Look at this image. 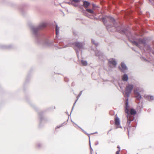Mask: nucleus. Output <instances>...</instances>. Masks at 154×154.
<instances>
[{
    "label": "nucleus",
    "mask_w": 154,
    "mask_h": 154,
    "mask_svg": "<svg viewBox=\"0 0 154 154\" xmlns=\"http://www.w3.org/2000/svg\"><path fill=\"white\" fill-rule=\"evenodd\" d=\"M74 6H76V5H73Z\"/></svg>",
    "instance_id": "40"
},
{
    "label": "nucleus",
    "mask_w": 154,
    "mask_h": 154,
    "mask_svg": "<svg viewBox=\"0 0 154 154\" xmlns=\"http://www.w3.org/2000/svg\"><path fill=\"white\" fill-rule=\"evenodd\" d=\"M92 5L93 7L92 9L94 10L96 9L97 8H98V6L96 5L95 4L92 3Z\"/></svg>",
    "instance_id": "22"
},
{
    "label": "nucleus",
    "mask_w": 154,
    "mask_h": 154,
    "mask_svg": "<svg viewBox=\"0 0 154 154\" xmlns=\"http://www.w3.org/2000/svg\"><path fill=\"white\" fill-rule=\"evenodd\" d=\"M132 43L133 45H136L138 47V46H139L138 44L136 41H132Z\"/></svg>",
    "instance_id": "24"
},
{
    "label": "nucleus",
    "mask_w": 154,
    "mask_h": 154,
    "mask_svg": "<svg viewBox=\"0 0 154 154\" xmlns=\"http://www.w3.org/2000/svg\"><path fill=\"white\" fill-rule=\"evenodd\" d=\"M98 143H99V142H98V141H97L96 142V143H95V145H97L98 144Z\"/></svg>",
    "instance_id": "35"
},
{
    "label": "nucleus",
    "mask_w": 154,
    "mask_h": 154,
    "mask_svg": "<svg viewBox=\"0 0 154 154\" xmlns=\"http://www.w3.org/2000/svg\"><path fill=\"white\" fill-rule=\"evenodd\" d=\"M72 110H73V109H72V111H72ZM71 112H70V113H71Z\"/></svg>",
    "instance_id": "43"
},
{
    "label": "nucleus",
    "mask_w": 154,
    "mask_h": 154,
    "mask_svg": "<svg viewBox=\"0 0 154 154\" xmlns=\"http://www.w3.org/2000/svg\"><path fill=\"white\" fill-rule=\"evenodd\" d=\"M82 91H81L79 93V94H78V95L77 96V99L75 100V102L74 103V104H73V106H72V109H73V108H74V106H75V104L76 103V102L77 101V100L79 99V98L80 97V96L82 95Z\"/></svg>",
    "instance_id": "18"
},
{
    "label": "nucleus",
    "mask_w": 154,
    "mask_h": 154,
    "mask_svg": "<svg viewBox=\"0 0 154 154\" xmlns=\"http://www.w3.org/2000/svg\"><path fill=\"white\" fill-rule=\"evenodd\" d=\"M107 18L109 19V22L113 24L112 25H111L112 26L111 27L113 26L116 28H117L116 30L119 32L123 34H125V30L122 29L121 27L120 28V27H121L120 24L116 22L115 20L113 17H111L108 16L107 17Z\"/></svg>",
    "instance_id": "4"
},
{
    "label": "nucleus",
    "mask_w": 154,
    "mask_h": 154,
    "mask_svg": "<svg viewBox=\"0 0 154 154\" xmlns=\"http://www.w3.org/2000/svg\"><path fill=\"white\" fill-rule=\"evenodd\" d=\"M134 86L131 84H129L127 85L125 88V94L128 97L133 90Z\"/></svg>",
    "instance_id": "5"
},
{
    "label": "nucleus",
    "mask_w": 154,
    "mask_h": 154,
    "mask_svg": "<svg viewBox=\"0 0 154 154\" xmlns=\"http://www.w3.org/2000/svg\"><path fill=\"white\" fill-rule=\"evenodd\" d=\"M41 146V144H38V147H40V146Z\"/></svg>",
    "instance_id": "36"
},
{
    "label": "nucleus",
    "mask_w": 154,
    "mask_h": 154,
    "mask_svg": "<svg viewBox=\"0 0 154 154\" xmlns=\"http://www.w3.org/2000/svg\"><path fill=\"white\" fill-rule=\"evenodd\" d=\"M75 52H76L77 56H78L79 51L77 50H76V49H75Z\"/></svg>",
    "instance_id": "30"
},
{
    "label": "nucleus",
    "mask_w": 154,
    "mask_h": 154,
    "mask_svg": "<svg viewBox=\"0 0 154 154\" xmlns=\"http://www.w3.org/2000/svg\"><path fill=\"white\" fill-rule=\"evenodd\" d=\"M143 58L146 61L149 62V61L146 60L145 57H143Z\"/></svg>",
    "instance_id": "33"
},
{
    "label": "nucleus",
    "mask_w": 154,
    "mask_h": 154,
    "mask_svg": "<svg viewBox=\"0 0 154 154\" xmlns=\"http://www.w3.org/2000/svg\"><path fill=\"white\" fill-rule=\"evenodd\" d=\"M64 124V123H63L62 124L60 125L57 126V128H60L61 127L63 126Z\"/></svg>",
    "instance_id": "27"
},
{
    "label": "nucleus",
    "mask_w": 154,
    "mask_h": 154,
    "mask_svg": "<svg viewBox=\"0 0 154 154\" xmlns=\"http://www.w3.org/2000/svg\"><path fill=\"white\" fill-rule=\"evenodd\" d=\"M120 151H117L116 153V154H120L119 152Z\"/></svg>",
    "instance_id": "34"
},
{
    "label": "nucleus",
    "mask_w": 154,
    "mask_h": 154,
    "mask_svg": "<svg viewBox=\"0 0 154 154\" xmlns=\"http://www.w3.org/2000/svg\"><path fill=\"white\" fill-rule=\"evenodd\" d=\"M150 2H151V1H152L153 0H149Z\"/></svg>",
    "instance_id": "39"
},
{
    "label": "nucleus",
    "mask_w": 154,
    "mask_h": 154,
    "mask_svg": "<svg viewBox=\"0 0 154 154\" xmlns=\"http://www.w3.org/2000/svg\"><path fill=\"white\" fill-rule=\"evenodd\" d=\"M68 79L67 78H64V81L67 82L68 81Z\"/></svg>",
    "instance_id": "31"
},
{
    "label": "nucleus",
    "mask_w": 154,
    "mask_h": 154,
    "mask_svg": "<svg viewBox=\"0 0 154 154\" xmlns=\"http://www.w3.org/2000/svg\"><path fill=\"white\" fill-rule=\"evenodd\" d=\"M45 26L46 24L42 23L37 26L31 27V32L35 42L45 47L49 46L53 43V42H50L45 38L41 33V30Z\"/></svg>",
    "instance_id": "1"
},
{
    "label": "nucleus",
    "mask_w": 154,
    "mask_h": 154,
    "mask_svg": "<svg viewBox=\"0 0 154 154\" xmlns=\"http://www.w3.org/2000/svg\"><path fill=\"white\" fill-rule=\"evenodd\" d=\"M117 148L118 149V151H120V147L118 145L117 146Z\"/></svg>",
    "instance_id": "32"
},
{
    "label": "nucleus",
    "mask_w": 154,
    "mask_h": 154,
    "mask_svg": "<svg viewBox=\"0 0 154 154\" xmlns=\"http://www.w3.org/2000/svg\"><path fill=\"white\" fill-rule=\"evenodd\" d=\"M139 42L143 45L146 44V41L144 39H140L139 40Z\"/></svg>",
    "instance_id": "19"
},
{
    "label": "nucleus",
    "mask_w": 154,
    "mask_h": 154,
    "mask_svg": "<svg viewBox=\"0 0 154 154\" xmlns=\"http://www.w3.org/2000/svg\"><path fill=\"white\" fill-rule=\"evenodd\" d=\"M67 3L70 5V4H72V2H67Z\"/></svg>",
    "instance_id": "37"
},
{
    "label": "nucleus",
    "mask_w": 154,
    "mask_h": 154,
    "mask_svg": "<svg viewBox=\"0 0 154 154\" xmlns=\"http://www.w3.org/2000/svg\"><path fill=\"white\" fill-rule=\"evenodd\" d=\"M89 145H90V148L91 154H92V151H93V150L91 147V143H90V140H89Z\"/></svg>",
    "instance_id": "25"
},
{
    "label": "nucleus",
    "mask_w": 154,
    "mask_h": 154,
    "mask_svg": "<svg viewBox=\"0 0 154 154\" xmlns=\"http://www.w3.org/2000/svg\"><path fill=\"white\" fill-rule=\"evenodd\" d=\"M125 112L127 113L126 116L127 118V125L129 127L128 128V133H129V131L131 127L135 128L137 125V122L136 120H135V122L136 124V125H134L133 122L132 123L131 125H130L131 122L134 120V116L136 114V111L134 109L131 108L130 110H129V106L128 103V99L127 98L125 101Z\"/></svg>",
    "instance_id": "2"
},
{
    "label": "nucleus",
    "mask_w": 154,
    "mask_h": 154,
    "mask_svg": "<svg viewBox=\"0 0 154 154\" xmlns=\"http://www.w3.org/2000/svg\"><path fill=\"white\" fill-rule=\"evenodd\" d=\"M43 111H41L38 113V114L40 117V118L41 122L42 121L43 119L42 116V115L43 114Z\"/></svg>",
    "instance_id": "20"
},
{
    "label": "nucleus",
    "mask_w": 154,
    "mask_h": 154,
    "mask_svg": "<svg viewBox=\"0 0 154 154\" xmlns=\"http://www.w3.org/2000/svg\"><path fill=\"white\" fill-rule=\"evenodd\" d=\"M81 63L83 66H86L87 65V62L86 61L82 60H81Z\"/></svg>",
    "instance_id": "21"
},
{
    "label": "nucleus",
    "mask_w": 154,
    "mask_h": 154,
    "mask_svg": "<svg viewBox=\"0 0 154 154\" xmlns=\"http://www.w3.org/2000/svg\"><path fill=\"white\" fill-rule=\"evenodd\" d=\"M81 0H71L72 2H73L75 3H78L80 2Z\"/></svg>",
    "instance_id": "26"
},
{
    "label": "nucleus",
    "mask_w": 154,
    "mask_h": 154,
    "mask_svg": "<svg viewBox=\"0 0 154 154\" xmlns=\"http://www.w3.org/2000/svg\"><path fill=\"white\" fill-rule=\"evenodd\" d=\"M153 54H154V52H153Z\"/></svg>",
    "instance_id": "44"
},
{
    "label": "nucleus",
    "mask_w": 154,
    "mask_h": 154,
    "mask_svg": "<svg viewBox=\"0 0 154 154\" xmlns=\"http://www.w3.org/2000/svg\"><path fill=\"white\" fill-rule=\"evenodd\" d=\"M120 127V128H122V127Z\"/></svg>",
    "instance_id": "45"
},
{
    "label": "nucleus",
    "mask_w": 154,
    "mask_h": 154,
    "mask_svg": "<svg viewBox=\"0 0 154 154\" xmlns=\"http://www.w3.org/2000/svg\"><path fill=\"white\" fill-rule=\"evenodd\" d=\"M94 10L86 8V11L88 12L93 14L94 15H96V13L93 11Z\"/></svg>",
    "instance_id": "15"
},
{
    "label": "nucleus",
    "mask_w": 154,
    "mask_h": 154,
    "mask_svg": "<svg viewBox=\"0 0 154 154\" xmlns=\"http://www.w3.org/2000/svg\"><path fill=\"white\" fill-rule=\"evenodd\" d=\"M74 44L79 50H82L84 48L85 44L83 42H76Z\"/></svg>",
    "instance_id": "6"
},
{
    "label": "nucleus",
    "mask_w": 154,
    "mask_h": 154,
    "mask_svg": "<svg viewBox=\"0 0 154 154\" xmlns=\"http://www.w3.org/2000/svg\"><path fill=\"white\" fill-rule=\"evenodd\" d=\"M80 129L82 131L86 134H88V136L89 137V138H90V136H89V134H87L85 131H84L83 130L82 128H80Z\"/></svg>",
    "instance_id": "28"
},
{
    "label": "nucleus",
    "mask_w": 154,
    "mask_h": 154,
    "mask_svg": "<svg viewBox=\"0 0 154 154\" xmlns=\"http://www.w3.org/2000/svg\"><path fill=\"white\" fill-rule=\"evenodd\" d=\"M102 20L104 24L106 26L107 29L108 30H110L109 29V28L111 27V25H110L109 24H106V23L107 22L106 19L105 17H103L102 18Z\"/></svg>",
    "instance_id": "9"
},
{
    "label": "nucleus",
    "mask_w": 154,
    "mask_h": 154,
    "mask_svg": "<svg viewBox=\"0 0 154 154\" xmlns=\"http://www.w3.org/2000/svg\"><path fill=\"white\" fill-rule=\"evenodd\" d=\"M115 124L116 125H119L120 124V120L118 117H116V118L115 120Z\"/></svg>",
    "instance_id": "16"
},
{
    "label": "nucleus",
    "mask_w": 154,
    "mask_h": 154,
    "mask_svg": "<svg viewBox=\"0 0 154 154\" xmlns=\"http://www.w3.org/2000/svg\"><path fill=\"white\" fill-rule=\"evenodd\" d=\"M94 19H96V20H98V19H99V18H96V17H95V18H94Z\"/></svg>",
    "instance_id": "38"
},
{
    "label": "nucleus",
    "mask_w": 154,
    "mask_h": 154,
    "mask_svg": "<svg viewBox=\"0 0 154 154\" xmlns=\"http://www.w3.org/2000/svg\"><path fill=\"white\" fill-rule=\"evenodd\" d=\"M121 68L119 66V67L120 71L124 73H125L126 72V70H128V68L125 63L123 62H121Z\"/></svg>",
    "instance_id": "7"
},
{
    "label": "nucleus",
    "mask_w": 154,
    "mask_h": 154,
    "mask_svg": "<svg viewBox=\"0 0 154 154\" xmlns=\"http://www.w3.org/2000/svg\"><path fill=\"white\" fill-rule=\"evenodd\" d=\"M90 3L87 1H83V5L85 8H88L90 5Z\"/></svg>",
    "instance_id": "14"
},
{
    "label": "nucleus",
    "mask_w": 154,
    "mask_h": 154,
    "mask_svg": "<svg viewBox=\"0 0 154 154\" xmlns=\"http://www.w3.org/2000/svg\"><path fill=\"white\" fill-rule=\"evenodd\" d=\"M95 55L98 57L100 59L103 60L102 58H104V56L103 52L98 50H96L95 51Z\"/></svg>",
    "instance_id": "8"
},
{
    "label": "nucleus",
    "mask_w": 154,
    "mask_h": 154,
    "mask_svg": "<svg viewBox=\"0 0 154 154\" xmlns=\"http://www.w3.org/2000/svg\"><path fill=\"white\" fill-rule=\"evenodd\" d=\"M55 31L56 38L54 39V42L55 43H58V44L55 45V47H57L58 48L61 49L71 46L72 44L69 40L66 38L58 39L57 38L59 34L60 28L57 24H56Z\"/></svg>",
    "instance_id": "3"
},
{
    "label": "nucleus",
    "mask_w": 154,
    "mask_h": 154,
    "mask_svg": "<svg viewBox=\"0 0 154 154\" xmlns=\"http://www.w3.org/2000/svg\"><path fill=\"white\" fill-rule=\"evenodd\" d=\"M145 97L146 99L148 100L149 101L154 100V97L153 96L147 95L145 96Z\"/></svg>",
    "instance_id": "11"
},
{
    "label": "nucleus",
    "mask_w": 154,
    "mask_h": 154,
    "mask_svg": "<svg viewBox=\"0 0 154 154\" xmlns=\"http://www.w3.org/2000/svg\"><path fill=\"white\" fill-rule=\"evenodd\" d=\"M91 42L92 44H94L96 46L98 45V43L97 42H95V41L93 39H92L91 40Z\"/></svg>",
    "instance_id": "23"
},
{
    "label": "nucleus",
    "mask_w": 154,
    "mask_h": 154,
    "mask_svg": "<svg viewBox=\"0 0 154 154\" xmlns=\"http://www.w3.org/2000/svg\"><path fill=\"white\" fill-rule=\"evenodd\" d=\"M147 49L150 51H151L152 50V48L151 47H150L149 45L148 46Z\"/></svg>",
    "instance_id": "29"
},
{
    "label": "nucleus",
    "mask_w": 154,
    "mask_h": 154,
    "mask_svg": "<svg viewBox=\"0 0 154 154\" xmlns=\"http://www.w3.org/2000/svg\"><path fill=\"white\" fill-rule=\"evenodd\" d=\"M128 79V77L127 74H124L122 76V80L124 82H126Z\"/></svg>",
    "instance_id": "12"
},
{
    "label": "nucleus",
    "mask_w": 154,
    "mask_h": 154,
    "mask_svg": "<svg viewBox=\"0 0 154 154\" xmlns=\"http://www.w3.org/2000/svg\"><path fill=\"white\" fill-rule=\"evenodd\" d=\"M0 47L2 49H10L11 48L12 46L11 45L9 46H5V45H2Z\"/></svg>",
    "instance_id": "17"
},
{
    "label": "nucleus",
    "mask_w": 154,
    "mask_h": 154,
    "mask_svg": "<svg viewBox=\"0 0 154 154\" xmlns=\"http://www.w3.org/2000/svg\"><path fill=\"white\" fill-rule=\"evenodd\" d=\"M152 1L154 2V0H153Z\"/></svg>",
    "instance_id": "46"
},
{
    "label": "nucleus",
    "mask_w": 154,
    "mask_h": 154,
    "mask_svg": "<svg viewBox=\"0 0 154 154\" xmlns=\"http://www.w3.org/2000/svg\"><path fill=\"white\" fill-rule=\"evenodd\" d=\"M109 63L110 67H111L110 65H112L113 66H115L117 64V62L114 59H111L109 60Z\"/></svg>",
    "instance_id": "10"
},
{
    "label": "nucleus",
    "mask_w": 154,
    "mask_h": 154,
    "mask_svg": "<svg viewBox=\"0 0 154 154\" xmlns=\"http://www.w3.org/2000/svg\"><path fill=\"white\" fill-rule=\"evenodd\" d=\"M74 123V124H75V125H76V124H75V123H74H74Z\"/></svg>",
    "instance_id": "42"
},
{
    "label": "nucleus",
    "mask_w": 154,
    "mask_h": 154,
    "mask_svg": "<svg viewBox=\"0 0 154 154\" xmlns=\"http://www.w3.org/2000/svg\"><path fill=\"white\" fill-rule=\"evenodd\" d=\"M82 8L84 11H85L83 9V8Z\"/></svg>",
    "instance_id": "41"
},
{
    "label": "nucleus",
    "mask_w": 154,
    "mask_h": 154,
    "mask_svg": "<svg viewBox=\"0 0 154 154\" xmlns=\"http://www.w3.org/2000/svg\"><path fill=\"white\" fill-rule=\"evenodd\" d=\"M134 94L136 95V97L137 99L139 100H140V99L142 97L141 96L140 93L137 91H135Z\"/></svg>",
    "instance_id": "13"
}]
</instances>
